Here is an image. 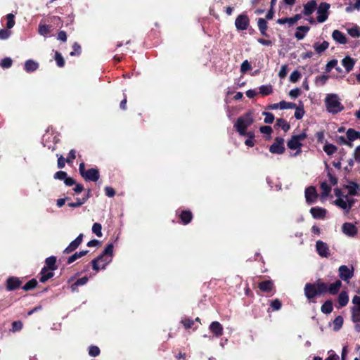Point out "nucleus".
<instances>
[{
  "label": "nucleus",
  "instance_id": "obj_1",
  "mask_svg": "<svg viewBox=\"0 0 360 360\" xmlns=\"http://www.w3.org/2000/svg\"><path fill=\"white\" fill-rule=\"evenodd\" d=\"M253 121L252 113L247 112L237 119L233 127L240 136H245L248 133L246 129L253 123Z\"/></svg>",
  "mask_w": 360,
  "mask_h": 360
},
{
  "label": "nucleus",
  "instance_id": "obj_2",
  "mask_svg": "<svg viewBox=\"0 0 360 360\" xmlns=\"http://www.w3.org/2000/svg\"><path fill=\"white\" fill-rule=\"evenodd\" d=\"M325 104L327 110L332 114H337L344 109L338 96L335 94H330L326 96Z\"/></svg>",
  "mask_w": 360,
  "mask_h": 360
},
{
  "label": "nucleus",
  "instance_id": "obj_3",
  "mask_svg": "<svg viewBox=\"0 0 360 360\" xmlns=\"http://www.w3.org/2000/svg\"><path fill=\"white\" fill-rule=\"evenodd\" d=\"M307 138L305 132H301L299 134L293 135L291 139L288 141L287 146L291 150H297L295 155L301 152V147L302 146V141Z\"/></svg>",
  "mask_w": 360,
  "mask_h": 360
},
{
  "label": "nucleus",
  "instance_id": "obj_4",
  "mask_svg": "<svg viewBox=\"0 0 360 360\" xmlns=\"http://www.w3.org/2000/svg\"><path fill=\"white\" fill-rule=\"evenodd\" d=\"M79 171L81 176L86 181H96L99 179L98 170L95 168H91L88 170L85 169V165L81 162L79 166Z\"/></svg>",
  "mask_w": 360,
  "mask_h": 360
},
{
  "label": "nucleus",
  "instance_id": "obj_5",
  "mask_svg": "<svg viewBox=\"0 0 360 360\" xmlns=\"http://www.w3.org/2000/svg\"><path fill=\"white\" fill-rule=\"evenodd\" d=\"M355 200L353 198H349L348 195L342 197L341 198H337L334 201V204L338 207L342 209L345 213H348L352 206L354 205Z\"/></svg>",
  "mask_w": 360,
  "mask_h": 360
},
{
  "label": "nucleus",
  "instance_id": "obj_6",
  "mask_svg": "<svg viewBox=\"0 0 360 360\" xmlns=\"http://www.w3.org/2000/svg\"><path fill=\"white\" fill-rule=\"evenodd\" d=\"M103 258L98 262L102 264V269H105V266L111 262L113 255V245L112 243L108 244L103 252Z\"/></svg>",
  "mask_w": 360,
  "mask_h": 360
},
{
  "label": "nucleus",
  "instance_id": "obj_7",
  "mask_svg": "<svg viewBox=\"0 0 360 360\" xmlns=\"http://www.w3.org/2000/svg\"><path fill=\"white\" fill-rule=\"evenodd\" d=\"M339 277L344 281L349 282L354 276V269L349 268L346 265H342L339 267Z\"/></svg>",
  "mask_w": 360,
  "mask_h": 360
},
{
  "label": "nucleus",
  "instance_id": "obj_8",
  "mask_svg": "<svg viewBox=\"0 0 360 360\" xmlns=\"http://www.w3.org/2000/svg\"><path fill=\"white\" fill-rule=\"evenodd\" d=\"M330 5L327 3H321L317 11V20L319 22H323L328 19V11Z\"/></svg>",
  "mask_w": 360,
  "mask_h": 360
},
{
  "label": "nucleus",
  "instance_id": "obj_9",
  "mask_svg": "<svg viewBox=\"0 0 360 360\" xmlns=\"http://www.w3.org/2000/svg\"><path fill=\"white\" fill-rule=\"evenodd\" d=\"M235 25L238 30H245L249 25L248 17L245 14L239 15L235 20Z\"/></svg>",
  "mask_w": 360,
  "mask_h": 360
},
{
  "label": "nucleus",
  "instance_id": "obj_10",
  "mask_svg": "<svg viewBox=\"0 0 360 360\" xmlns=\"http://www.w3.org/2000/svg\"><path fill=\"white\" fill-rule=\"evenodd\" d=\"M283 143V139L276 138L274 143L270 146V152L274 154H282L285 150Z\"/></svg>",
  "mask_w": 360,
  "mask_h": 360
},
{
  "label": "nucleus",
  "instance_id": "obj_11",
  "mask_svg": "<svg viewBox=\"0 0 360 360\" xmlns=\"http://www.w3.org/2000/svg\"><path fill=\"white\" fill-rule=\"evenodd\" d=\"M305 199L308 204L314 203L317 198L318 194L316 193V190L314 186H309L305 190Z\"/></svg>",
  "mask_w": 360,
  "mask_h": 360
},
{
  "label": "nucleus",
  "instance_id": "obj_12",
  "mask_svg": "<svg viewBox=\"0 0 360 360\" xmlns=\"http://www.w3.org/2000/svg\"><path fill=\"white\" fill-rule=\"evenodd\" d=\"M316 249L318 254L321 257H329L330 250H329V248H328V245L326 243H324L321 240L316 241Z\"/></svg>",
  "mask_w": 360,
  "mask_h": 360
},
{
  "label": "nucleus",
  "instance_id": "obj_13",
  "mask_svg": "<svg viewBox=\"0 0 360 360\" xmlns=\"http://www.w3.org/2000/svg\"><path fill=\"white\" fill-rule=\"evenodd\" d=\"M345 188L347 190L348 196L360 195V185L354 181H349L347 184L345 185Z\"/></svg>",
  "mask_w": 360,
  "mask_h": 360
},
{
  "label": "nucleus",
  "instance_id": "obj_14",
  "mask_svg": "<svg viewBox=\"0 0 360 360\" xmlns=\"http://www.w3.org/2000/svg\"><path fill=\"white\" fill-rule=\"evenodd\" d=\"M83 239V234L80 233L70 245L64 250V252L66 254L70 253L77 249L79 245L82 243Z\"/></svg>",
  "mask_w": 360,
  "mask_h": 360
},
{
  "label": "nucleus",
  "instance_id": "obj_15",
  "mask_svg": "<svg viewBox=\"0 0 360 360\" xmlns=\"http://www.w3.org/2000/svg\"><path fill=\"white\" fill-rule=\"evenodd\" d=\"M304 295L307 299L311 300L319 295L316 285L314 283H307L304 287Z\"/></svg>",
  "mask_w": 360,
  "mask_h": 360
},
{
  "label": "nucleus",
  "instance_id": "obj_16",
  "mask_svg": "<svg viewBox=\"0 0 360 360\" xmlns=\"http://www.w3.org/2000/svg\"><path fill=\"white\" fill-rule=\"evenodd\" d=\"M326 212V209L319 207H314L310 209V213L314 219H323Z\"/></svg>",
  "mask_w": 360,
  "mask_h": 360
},
{
  "label": "nucleus",
  "instance_id": "obj_17",
  "mask_svg": "<svg viewBox=\"0 0 360 360\" xmlns=\"http://www.w3.org/2000/svg\"><path fill=\"white\" fill-rule=\"evenodd\" d=\"M342 229V232L349 236H354L357 233L356 226L353 224L349 222L343 224Z\"/></svg>",
  "mask_w": 360,
  "mask_h": 360
},
{
  "label": "nucleus",
  "instance_id": "obj_18",
  "mask_svg": "<svg viewBox=\"0 0 360 360\" xmlns=\"http://www.w3.org/2000/svg\"><path fill=\"white\" fill-rule=\"evenodd\" d=\"M209 329L217 337L221 336L223 334V326L218 321L212 322Z\"/></svg>",
  "mask_w": 360,
  "mask_h": 360
},
{
  "label": "nucleus",
  "instance_id": "obj_19",
  "mask_svg": "<svg viewBox=\"0 0 360 360\" xmlns=\"http://www.w3.org/2000/svg\"><path fill=\"white\" fill-rule=\"evenodd\" d=\"M332 37L334 41L340 44H345L347 42V37L342 32L335 30L332 33Z\"/></svg>",
  "mask_w": 360,
  "mask_h": 360
},
{
  "label": "nucleus",
  "instance_id": "obj_20",
  "mask_svg": "<svg viewBox=\"0 0 360 360\" xmlns=\"http://www.w3.org/2000/svg\"><path fill=\"white\" fill-rule=\"evenodd\" d=\"M317 4L315 0H311L304 5L303 13L305 15H311L316 8Z\"/></svg>",
  "mask_w": 360,
  "mask_h": 360
},
{
  "label": "nucleus",
  "instance_id": "obj_21",
  "mask_svg": "<svg viewBox=\"0 0 360 360\" xmlns=\"http://www.w3.org/2000/svg\"><path fill=\"white\" fill-rule=\"evenodd\" d=\"M301 18V15L300 14L295 15L292 18H280L277 20V23L280 25H284L285 23L289 24V25H294L297 20H299Z\"/></svg>",
  "mask_w": 360,
  "mask_h": 360
},
{
  "label": "nucleus",
  "instance_id": "obj_22",
  "mask_svg": "<svg viewBox=\"0 0 360 360\" xmlns=\"http://www.w3.org/2000/svg\"><path fill=\"white\" fill-rule=\"evenodd\" d=\"M355 64L354 59L352 58L349 56H346L342 60V65L346 70L347 72L351 71L352 68H354V65Z\"/></svg>",
  "mask_w": 360,
  "mask_h": 360
},
{
  "label": "nucleus",
  "instance_id": "obj_23",
  "mask_svg": "<svg viewBox=\"0 0 360 360\" xmlns=\"http://www.w3.org/2000/svg\"><path fill=\"white\" fill-rule=\"evenodd\" d=\"M329 46V43L326 41H323V42L316 41L314 44V49L315 51L318 54L322 53L325 51Z\"/></svg>",
  "mask_w": 360,
  "mask_h": 360
},
{
  "label": "nucleus",
  "instance_id": "obj_24",
  "mask_svg": "<svg viewBox=\"0 0 360 360\" xmlns=\"http://www.w3.org/2000/svg\"><path fill=\"white\" fill-rule=\"evenodd\" d=\"M20 285V281L18 278L11 277L7 280V289L8 290H13L18 288Z\"/></svg>",
  "mask_w": 360,
  "mask_h": 360
},
{
  "label": "nucleus",
  "instance_id": "obj_25",
  "mask_svg": "<svg viewBox=\"0 0 360 360\" xmlns=\"http://www.w3.org/2000/svg\"><path fill=\"white\" fill-rule=\"evenodd\" d=\"M342 286V282L340 280H337L333 283L328 285L327 292H328L330 295H336L340 290Z\"/></svg>",
  "mask_w": 360,
  "mask_h": 360
},
{
  "label": "nucleus",
  "instance_id": "obj_26",
  "mask_svg": "<svg viewBox=\"0 0 360 360\" xmlns=\"http://www.w3.org/2000/svg\"><path fill=\"white\" fill-rule=\"evenodd\" d=\"M24 68L27 72H34L39 68V63L33 60H27L25 63Z\"/></svg>",
  "mask_w": 360,
  "mask_h": 360
},
{
  "label": "nucleus",
  "instance_id": "obj_27",
  "mask_svg": "<svg viewBox=\"0 0 360 360\" xmlns=\"http://www.w3.org/2000/svg\"><path fill=\"white\" fill-rule=\"evenodd\" d=\"M40 281L42 283L46 282L49 278H52L53 276V273L52 271H49L46 267H44L40 273Z\"/></svg>",
  "mask_w": 360,
  "mask_h": 360
},
{
  "label": "nucleus",
  "instance_id": "obj_28",
  "mask_svg": "<svg viewBox=\"0 0 360 360\" xmlns=\"http://www.w3.org/2000/svg\"><path fill=\"white\" fill-rule=\"evenodd\" d=\"M309 30V27L307 26H300L297 28V32L295 36L298 40H301L304 39Z\"/></svg>",
  "mask_w": 360,
  "mask_h": 360
},
{
  "label": "nucleus",
  "instance_id": "obj_29",
  "mask_svg": "<svg viewBox=\"0 0 360 360\" xmlns=\"http://www.w3.org/2000/svg\"><path fill=\"white\" fill-rule=\"evenodd\" d=\"M274 288L272 281H265L259 283V288L263 292H269Z\"/></svg>",
  "mask_w": 360,
  "mask_h": 360
},
{
  "label": "nucleus",
  "instance_id": "obj_30",
  "mask_svg": "<svg viewBox=\"0 0 360 360\" xmlns=\"http://www.w3.org/2000/svg\"><path fill=\"white\" fill-rule=\"evenodd\" d=\"M349 302V296L345 291H342L338 296V304L340 307L346 306Z\"/></svg>",
  "mask_w": 360,
  "mask_h": 360
},
{
  "label": "nucleus",
  "instance_id": "obj_31",
  "mask_svg": "<svg viewBox=\"0 0 360 360\" xmlns=\"http://www.w3.org/2000/svg\"><path fill=\"white\" fill-rule=\"evenodd\" d=\"M314 284L316 285V291L319 295L327 292L328 285L326 283L318 281Z\"/></svg>",
  "mask_w": 360,
  "mask_h": 360
},
{
  "label": "nucleus",
  "instance_id": "obj_32",
  "mask_svg": "<svg viewBox=\"0 0 360 360\" xmlns=\"http://www.w3.org/2000/svg\"><path fill=\"white\" fill-rule=\"evenodd\" d=\"M257 25L261 34L263 36H266L267 23L264 18H259L257 21Z\"/></svg>",
  "mask_w": 360,
  "mask_h": 360
},
{
  "label": "nucleus",
  "instance_id": "obj_33",
  "mask_svg": "<svg viewBox=\"0 0 360 360\" xmlns=\"http://www.w3.org/2000/svg\"><path fill=\"white\" fill-rule=\"evenodd\" d=\"M352 311V321L354 323H360V307H353Z\"/></svg>",
  "mask_w": 360,
  "mask_h": 360
},
{
  "label": "nucleus",
  "instance_id": "obj_34",
  "mask_svg": "<svg viewBox=\"0 0 360 360\" xmlns=\"http://www.w3.org/2000/svg\"><path fill=\"white\" fill-rule=\"evenodd\" d=\"M344 319L342 316H338L333 321V330H339L343 325Z\"/></svg>",
  "mask_w": 360,
  "mask_h": 360
},
{
  "label": "nucleus",
  "instance_id": "obj_35",
  "mask_svg": "<svg viewBox=\"0 0 360 360\" xmlns=\"http://www.w3.org/2000/svg\"><path fill=\"white\" fill-rule=\"evenodd\" d=\"M180 218L184 224H187L192 219V213L190 211H183L180 214Z\"/></svg>",
  "mask_w": 360,
  "mask_h": 360
},
{
  "label": "nucleus",
  "instance_id": "obj_36",
  "mask_svg": "<svg viewBox=\"0 0 360 360\" xmlns=\"http://www.w3.org/2000/svg\"><path fill=\"white\" fill-rule=\"evenodd\" d=\"M333 309V304L330 300L325 302L321 306V311L326 314L331 313Z\"/></svg>",
  "mask_w": 360,
  "mask_h": 360
},
{
  "label": "nucleus",
  "instance_id": "obj_37",
  "mask_svg": "<svg viewBox=\"0 0 360 360\" xmlns=\"http://www.w3.org/2000/svg\"><path fill=\"white\" fill-rule=\"evenodd\" d=\"M88 281V278L86 276L79 278L75 283L71 285V290L72 291H75L78 286L85 285Z\"/></svg>",
  "mask_w": 360,
  "mask_h": 360
},
{
  "label": "nucleus",
  "instance_id": "obj_38",
  "mask_svg": "<svg viewBox=\"0 0 360 360\" xmlns=\"http://www.w3.org/2000/svg\"><path fill=\"white\" fill-rule=\"evenodd\" d=\"M51 32V26L40 23L39 25V34L46 37Z\"/></svg>",
  "mask_w": 360,
  "mask_h": 360
},
{
  "label": "nucleus",
  "instance_id": "obj_39",
  "mask_svg": "<svg viewBox=\"0 0 360 360\" xmlns=\"http://www.w3.org/2000/svg\"><path fill=\"white\" fill-rule=\"evenodd\" d=\"M56 262V258L54 256H51L46 259V264L51 271H53L56 269L55 266Z\"/></svg>",
  "mask_w": 360,
  "mask_h": 360
},
{
  "label": "nucleus",
  "instance_id": "obj_40",
  "mask_svg": "<svg viewBox=\"0 0 360 360\" xmlns=\"http://www.w3.org/2000/svg\"><path fill=\"white\" fill-rule=\"evenodd\" d=\"M323 150L328 155H331L336 152L337 148L331 143H327L324 146Z\"/></svg>",
  "mask_w": 360,
  "mask_h": 360
},
{
  "label": "nucleus",
  "instance_id": "obj_41",
  "mask_svg": "<svg viewBox=\"0 0 360 360\" xmlns=\"http://www.w3.org/2000/svg\"><path fill=\"white\" fill-rule=\"evenodd\" d=\"M272 92V86L271 85H262L259 87V94L262 96L269 95Z\"/></svg>",
  "mask_w": 360,
  "mask_h": 360
},
{
  "label": "nucleus",
  "instance_id": "obj_42",
  "mask_svg": "<svg viewBox=\"0 0 360 360\" xmlns=\"http://www.w3.org/2000/svg\"><path fill=\"white\" fill-rule=\"evenodd\" d=\"M321 190L322 195L325 197V196H327L329 194V193L330 192L331 187L328 183L323 182L321 184Z\"/></svg>",
  "mask_w": 360,
  "mask_h": 360
},
{
  "label": "nucleus",
  "instance_id": "obj_43",
  "mask_svg": "<svg viewBox=\"0 0 360 360\" xmlns=\"http://www.w3.org/2000/svg\"><path fill=\"white\" fill-rule=\"evenodd\" d=\"M276 124L280 127L284 131H287L290 129V125L283 119H278L276 120Z\"/></svg>",
  "mask_w": 360,
  "mask_h": 360
},
{
  "label": "nucleus",
  "instance_id": "obj_44",
  "mask_svg": "<svg viewBox=\"0 0 360 360\" xmlns=\"http://www.w3.org/2000/svg\"><path fill=\"white\" fill-rule=\"evenodd\" d=\"M346 135H347V139L351 141H353L358 139L357 131L353 129H347V131L346 132Z\"/></svg>",
  "mask_w": 360,
  "mask_h": 360
},
{
  "label": "nucleus",
  "instance_id": "obj_45",
  "mask_svg": "<svg viewBox=\"0 0 360 360\" xmlns=\"http://www.w3.org/2000/svg\"><path fill=\"white\" fill-rule=\"evenodd\" d=\"M87 198H88V196L86 197V198H77L75 202H70V203H68V206H70L71 207H80L81 205H82L83 204L85 203V202L86 201Z\"/></svg>",
  "mask_w": 360,
  "mask_h": 360
},
{
  "label": "nucleus",
  "instance_id": "obj_46",
  "mask_svg": "<svg viewBox=\"0 0 360 360\" xmlns=\"http://www.w3.org/2000/svg\"><path fill=\"white\" fill-rule=\"evenodd\" d=\"M102 226L99 223H94L92 226V232L95 233L98 237L102 236Z\"/></svg>",
  "mask_w": 360,
  "mask_h": 360
},
{
  "label": "nucleus",
  "instance_id": "obj_47",
  "mask_svg": "<svg viewBox=\"0 0 360 360\" xmlns=\"http://www.w3.org/2000/svg\"><path fill=\"white\" fill-rule=\"evenodd\" d=\"M347 32L352 37H360V29L358 27H354L348 29Z\"/></svg>",
  "mask_w": 360,
  "mask_h": 360
},
{
  "label": "nucleus",
  "instance_id": "obj_48",
  "mask_svg": "<svg viewBox=\"0 0 360 360\" xmlns=\"http://www.w3.org/2000/svg\"><path fill=\"white\" fill-rule=\"evenodd\" d=\"M55 60L56 61L57 65L60 68L63 67L65 65V60L62 55L58 51L55 53Z\"/></svg>",
  "mask_w": 360,
  "mask_h": 360
},
{
  "label": "nucleus",
  "instance_id": "obj_49",
  "mask_svg": "<svg viewBox=\"0 0 360 360\" xmlns=\"http://www.w3.org/2000/svg\"><path fill=\"white\" fill-rule=\"evenodd\" d=\"M7 23L6 27L8 29H11L15 25L14 15L9 13L6 15Z\"/></svg>",
  "mask_w": 360,
  "mask_h": 360
},
{
  "label": "nucleus",
  "instance_id": "obj_50",
  "mask_svg": "<svg viewBox=\"0 0 360 360\" xmlns=\"http://www.w3.org/2000/svg\"><path fill=\"white\" fill-rule=\"evenodd\" d=\"M295 107V104H294L292 103L286 102L284 101L279 102V108L281 110L292 109V108H294Z\"/></svg>",
  "mask_w": 360,
  "mask_h": 360
},
{
  "label": "nucleus",
  "instance_id": "obj_51",
  "mask_svg": "<svg viewBox=\"0 0 360 360\" xmlns=\"http://www.w3.org/2000/svg\"><path fill=\"white\" fill-rule=\"evenodd\" d=\"M37 285V282L36 280L32 279L28 281L23 287V290H30L34 288Z\"/></svg>",
  "mask_w": 360,
  "mask_h": 360
},
{
  "label": "nucleus",
  "instance_id": "obj_52",
  "mask_svg": "<svg viewBox=\"0 0 360 360\" xmlns=\"http://www.w3.org/2000/svg\"><path fill=\"white\" fill-rule=\"evenodd\" d=\"M328 79V76L322 75L316 77L315 82L318 85H323Z\"/></svg>",
  "mask_w": 360,
  "mask_h": 360
},
{
  "label": "nucleus",
  "instance_id": "obj_53",
  "mask_svg": "<svg viewBox=\"0 0 360 360\" xmlns=\"http://www.w3.org/2000/svg\"><path fill=\"white\" fill-rule=\"evenodd\" d=\"M263 115H264V122L266 124H271L274 120V116L272 113L264 112Z\"/></svg>",
  "mask_w": 360,
  "mask_h": 360
},
{
  "label": "nucleus",
  "instance_id": "obj_54",
  "mask_svg": "<svg viewBox=\"0 0 360 360\" xmlns=\"http://www.w3.org/2000/svg\"><path fill=\"white\" fill-rule=\"evenodd\" d=\"M282 304L278 299L274 300L271 302V307L274 311H278L281 308Z\"/></svg>",
  "mask_w": 360,
  "mask_h": 360
},
{
  "label": "nucleus",
  "instance_id": "obj_55",
  "mask_svg": "<svg viewBox=\"0 0 360 360\" xmlns=\"http://www.w3.org/2000/svg\"><path fill=\"white\" fill-rule=\"evenodd\" d=\"M245 136H248V139L245 141L246 146L252 147L254 146V134L252 132H248Z\"/></svg>",
  "mask_w": 360,
  "mask_h": 360
},
{
  "label": "nucleus",
  "instance_id": "obj_56",
  "mask_svg": "<svg viewBox=\"0 0 360 360\" xmlns=\"http://www.w3.org/2000/svg\"><path fill=\"white\" fill-rule=\"evenodd\" d=\"M300 77H301L300 72L297 70H295L291 73V75L290 76V80L292 82H296L300 79Z\"/></svg>",
  "mask_w": 360,
  "mask_h": 360
},
{
  "label": "nucleus",
  "instance_id": "obj_57",
  "mask_svg": "<svg viewBox=\"0 0 360 360\" xmlns=\"http://www.w3.org/2000/svg\"><path fill=\"white\" fill-rule=\"evenodd\" d=\"M11 34V32L8 30H5V29L0 30V39H1V40L8 39L10 37Z\"/></svg>",
  "mask_w": 360,
  "mask_h": 360
},
{
  "label": "nucleus",
  "instance_id": "obj_58",
  "mask_svg": "<svg viewBox=\"0 0 360 360\" xmlns=\"http://www.w3.org/2000/svg\"><path fill=\"white\" fill-rule=\"evenodd\" d=\"M12 60L10 58H5L3 60H1L0 65L4 68H8L12 65Z\"/></svg>",
  "mask_w": 360,
  "mask_h": 360
},
{
  "label": "nucleus",
  "instance_id": "obj_59",
  "mask_svg": "<svg viewBox=\"0 0 360 360\" xmlns=\"http://www.w3.org/2000/svg\"><path fill=\"white\" fill-rule=\"evenodd\" d=\"M89 354L91 356H97L100 354V349L96 346H91L89 349Z\"/></svg>",
  "mask_w": 360,
  "mask_h": 360
},
{
  "label": "nucleus",
  "instance_id": "obj_60",
  "mask_svg": "<svg viewBox=\"0 0 360 360\" xmlns=\"http://www.w3.org/2000/svg\"><path fill=\"white\" fill-rule=\"evenodd\" d=\"M103 258V255H100L96 259H95L92 261V267H93L94 270L98 271L100 269L101 267L98 264V263H99L98 262H100V260H101Z\"/></svg>",
  "mask_w": 360,
  "mask_h": 360
},
{
  "label": "nucleus",
  "instance_id": "obj_61",
  "mask_svg": "<svg viewBox=\"0 0 360 360\" xmlns=\"http://www.w3.org/2000/svg\"><path fill=\"white\" fill-rule=\"evenodd\" d=\"M73 51L70 52V56L79 55L81 52V47L79 44L75 42L72 46Z\"/></svg>",
  "mask_w": 360,
  "mask_h": 360
},
{
  "label": "nucleus",
  "instance_id": "obj_62",
  "mask_svg": "<svg viewBox=\"0 0 360 360\" xmlns=\"http://www.w3.org/2000/svg\"><path fill=\"white\" fill-rule=\"evenodd\" d=\"M67 176H68L67 173L65 172H63V171L57 172L54 174V178L56 179H59V180L65 181V179H66Z\"/></svg>",
  "mask_w": 360,
  "mask_h": 360
},
{
  "label": "nucleus",
  "instance_id": "obj_63",
  "mask_svg": "<svg viewBox=\"0 0 360 360\" xmlns=\"http://www.w3.org/2000/svg\"><path fill=\"white\" fill-rule=\"evenodd\" d=\"M251 69V65L249 63V62L245 60H244L242 64H241V66H240V71L242 72H245L246 71L249 70Z\"/></svg>",
  "mask_w": 360,
  "mask_h": 360
},
{
  "label": "nucleus",
  "instance_id": "obj_64",
  "mask_svg": "<svg viewBox=\"0 0 360 360\" xmlns=\"http://www.w3.org/2000/svg\"><path fill=\"white\" fill-rule=\"evenodd\" d=\"M22 328V323L20 321H14L12 324V331H19Z\"/></svg>",
  "mask_w": 360,
  "mask_h": 360
}]
</instances>
